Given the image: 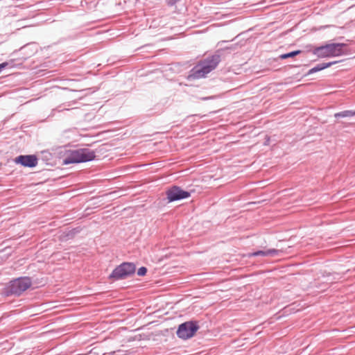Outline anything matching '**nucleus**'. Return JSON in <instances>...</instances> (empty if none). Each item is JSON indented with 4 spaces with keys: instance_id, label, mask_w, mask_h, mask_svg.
I'll return each instance as SVG.
<instances>
[{
    "instance_id": "15",
    "label": "nucleus",
    "mask_w": 355,
    "mask_h": 355,
    "mask_svg": "<svg viewBox=\"0 0 355 355\" xmlns=\"http://www.w3.org/2000/svg\"><path fill=\"white\" fill-rule=\"evenodd\" d=\"M147 271H148V270H147L146 267L141 266L137 270V275L140 276V277H143V276L146 275Z\"/></svg>"
},
{
    "instance_id": "2",
    "label": "nucleus",
    "mask_w": 355,
    "mask_h": 355,
    "mask_svg": "<svg viewBox=\"0 0 355 355\" xmlns=\"http://www.w3.org/2000/svg\"><path fill=\"white\" fill-rule=\"evenodd\" d=\"M31 285L32 281L29 277H19L6 284L1 294L5 297H19Z\"/></svg>"
},
{
    "instance_id": "18",
    "label": "nucleus",
    "mask_w": 355,
    "mask_h": 355,
    "mask_svg": "<svg viewBox=\"0 0 355 355\" xmlns=\"http://www.w3.org/2000/svg\"><path fill=\"white\" fill-rule=\"evenodd\" d=\"M108 355H126V354H123L121 351L119 350L117 352H112Z\"/></svg>"
},
{
    "instance_id": "16",
    "label": "nucleus",
    "mask_w": 355,
    "mask_h": 355,
    "mask_svg": "<svg viewBox=\"0 0 355 355\" xmlns=\"http://www.w3.org/2000/svg\"><path fill=\"white\" fill-rule=\"evenodd\" d=\"M180 1V0H168V1H167V5H168V6L172 7V6H175V5L178 2H179Z\"/></svg>"
},
{
    "instance_id": "19",
    "label": "nucleus",
    "mask_w": 355,
    "mask_h": 355,
    "mask_svg": "<svg viewBox=\"0 0 355 355\" xmlns=\"http://www.w3.org/2000/svg\"><path fill=\"white\" fill-rule=\"evenodd\" d=\"M77 232V231H76V230H73L71 231H70L68 234H67V236H73Z\"/></svg>"
},
{
    "instance_id": "20",
    "label": "nucleus",
    "mask_w": 355,
    "mask_h": 355,
    "mask_svg": "<svg viewBox=\"0 0 355 355\" xmlns=\"http://www.w3.org/2000/svg\"><path fill=\"white\" fill-rule=\"evenodd\" d=\"M270 138L267 137L266 140L264 142V145H268L269 144Z\"/></svg>"
},
{
    "instance_id": "24",
    "label": "nucleus",
    "mask_w": 355,
    "mask_h": 355,
    "mask_svg": "<svg viewBox=\"0 0 355 355\" xmlns=\"http://www.w3.org/2000/svg\"><path fill=\"white\" fill-rule=\"evenodd\" d=\"M342 38H343V37H338V38H336V39H335V38H334V41H335V40H341Z\"/></svg>"
},
{
    "instance_id": "17",
    "label": "nucleus",
    "mask_w": 355,
    "mask_h": 355,
    "mask_svg": "<svg viewBox=\"0 0 355 355\" xmlns=\"http://www.w3.org/2000/svg\"><path fill=\"white\" fill-rule=\"evenodd\" d=\"M8 65V63L7 62H4L0 64V73Z\"/></svg>"
},
{
    "instance_id": "5",
    "label": "nucleus",
    "mask_w": 355,
    "mask_h": 355,
    "mask_svg": "<svg viewBox=\"0 0 355 355\" xmlns=\"http://www.w3.org/2000/svg\"><path fill=\"white\" fill-rule=\"evenodd\" d=\"M199 329L200 326L197 320L186 321L178 327L176 335L180 339L188 340L193 337Z\"/></svg>"
},
{
    "instance_id": "11",
    "label": "nucleus",
    "mask_w": 355,
    "mask_h": 355,
    "mask_svg": "<svg viewBox=\"0 0 355 355\" xmlns=\"http://www.w3.org/2000/svg\"><path fill=\"white\" fill-rule=\"evenodd\" d=\"M350 50L347 43L334 42V57L349 54Z\"/></svg>"
},
{
    "instance_id": "22",
    "label": "nucleus",
    "mask_w": 355,
    "mask_h": 355,
    "mask_svg": "<svg viewBox=\"0 0 355 355\" xmlns=\"http://www.w3.org/2000/svg\"><path fill=\"white\" fill-rule=\"evenodd\" d=\"M340 62V60H334V64H337V63H338Z\"/></svg>"
},
{
    "instance_id": "23",
    "label": "nucleus",
    "mask_w": 355,
    "mask_h": 355,
    "mask_svg": "<svg viewBox=\"0 0 355 355\" xmlns=\"http://www.w3.org/2000/svg\"><path fill=\"white\" fill-rule=\"evenodd\" d=\"M334 252H335V251H339V250H340V248H339V247H338V248H334Z\"/></svg>"
},
{
    "instance_id": "1",
    "label": "nucleus",
    "mask_w": 355,
    "mask_h": 355,
    "mask_svg": "<svg viewBox=\"0 0 355 355\" xmlns=\"http://www.w3.org/2000/svg\"><path fill=\"white\" fill-rule=\"evenodd\" d=\"M233 46H227L216 50L212 55H208L201 60L189 71L187 79L193 80L206 76L207 74L214 70L221 61V55L224 50H232Z\"/></svg>"
},
{
    "instance_id": "9",
    "label": "nucleus",
    "mask_w": 355,
    "mask_h": 355,
    "mask_svg": "<svg viewBox=\"0 0 355 355\" xmlns=\"http://www.w3.org/2000/svg\"><path fill=\"white\" fill-rule=\"evenodd\" d=\"M311 52L320 58L333 56V42L314 47Z\"/></svg>"
},
{
    "instance_id": "3",
    "label": "nucleus",
    "mask_w": 355,
    "mask_h": 355,
    "mask_svg": "<svg viewBox=\"0 0 355 355\" xmlns=\"http://www.w3.org/2000/svg\"><path fill=\"white\" fill-rule=\"evenodd\" d=\"M95 158L96 154L94 150L89 148H78L68 150L62 162L64 165L85 163L93 161Z\"/></svg>"
},
{
    "instance_id": "14",
    "label": "nucleus",
    "mask_w": 355,
    "mask_h": 355,
    "mask_svg": "<svg viewBox=\"0 0 355 355\" xmlns=\"http://www.w3.org/2000/svg\"><path fill=\"white\" fill-rule=\"evenodd\" d=\"M301 52H302V51H300V50H295V51H291L288 53H283L279 55V58L281 60H285V59L290 58H294L296 55L300 54Z\"/></svg>"
},
{
    "instance_id": "8",
    "label": "nucleus",
    "mask_w": 355,
    "mask_h": 355,
    "mask_svg": "<svg viewBox=\"0 0 355 355\" xmlns=\"http://www.w3.org/2000/svg\"><path fill=\"white\" fill-rule=\"evenodd\" d=\"M336 27L339 28H349L354 26V19L347 11L343 12L336 17ZM336 26V25H334Z\"/></svg>"
},
{
    "instance_id": "12",
    "label": "nucleus",
    "mask_w": 355,
    "mask_h": 355,
    "mask_svg": "<svg viewBox=\"0 0 355 355\" xmlns=\"http://www.w3.org/2000/svg\"><path fill=\"white\" fill-rule=\"evenodd\" d=\"M332 64H333V62H326V63L322 62V63L318 64L313 68L310 69L308 71V72L306 73V76H309V75L313 74L314 73L320 71L329 67H331Z\"/></svg>"
},
{
    "instance_id": "13",
    "label": "nucleus",
    "mask_w": 355,
    "mask_h": 355,
    "mask_svg": "<svg viewBox=\"0 0 355 355\" xmlns=\"http://www.w3.org/2000/svg\"><path fill=\"white\" fill-rule=\"evenodd\" d=\"M354 116H355V111H352V110H345V111L334 114V117L336 119L343 118V117H352Z\"/></svg>"
},
{
    "instance_id": "6",
    "label": "nucleus",
    "mask_w": 355,
    "mask_h": 355,
    "mask_svg": "<svg viewBox=\"0 0 355 355\" xmlns=\"http://www.w3.org/2000/svg\"><path fill=\"white\" fill-rule=\"evenodd\" d=\"M166 196L168 202H173L184 199L191 196V192L184 190L180 187L172 185L166 190Z\"/></svg>"
},
{
    "instance_id": "7",
    "label": "nucleus",
    "mask_w": 355,
    "mask_h": 355,
    "mask_svg": "<svg viewBox=\"0 0 355 355\" xmlns=\"http://www.w3.org/2000/svg\"><path fill=\"white\" fill-rule=\"evenodd\" d=\"M14 162L24 167L34 168L37 165L38 159L35 155H20L15 158Z\"/></svg>"
},
{
    "instance_id": "10",
    "label": "nucleus",
    "mask_w": 355,
    "mask_h": 355,
    "mask_svg": "<svg viewBox=\"0 0 355 355\" xmlns=\"http://www.w3.org/2000/svg\"><path fill=\"white\" fill-rule=\"evenodd\" d=\"M280 250L276 249L259 250L247 254L248 258L252 257H275L279 254Z\"/></svg>"
},
{
    "instance_id": "21",
    "label": "nucleus",
    "mask_w": 355,
    "mask_h": 355,
    "mask_svg": "<svg viewBox=\"0 0 355 355\" xmlns=\"http://www.w3.org/2000/svg\"><path fill=\"white\" fill-rule=\"evenodd\" d=\"M225 42H226V41H225V40L220 41V42H219L218 43V45H220V44H223V43H225Z\"/></svg>"
},
{
    "instance_id": "4",
    "label": "nucleus",
    "mask_w": 355,
    "mask_h": 355,
    "mask_svg": "<svg viewBox=\"0 0 355 355\" xmlns=\"http://www.w3.org/2000/svg\"><path fill=\"white\" fill-rule=\"evenodd\" d=\"M136 266L132 262H123L110 274L107 279L112 282L125 279L135 273Z\"/></svg>"
}]
</instances>
